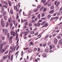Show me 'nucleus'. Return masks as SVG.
<instances>
[{
  "label": "nucleus",
  "instance_id": "nucleus-59",
  "mask_svg": "<svg viewBox=\"0 0 62 62\" xmlns=\"http://www.w3.org/2000/svg\"><path fill=\"white\" fill-rule=\"evenodd\" d=\"M57 14V13H54V14L53 15V16H56V15Z\"/></svg>",
  "mask_w": 62,
  "mask_h": 62
},
{
  "label": "nucleus",
  "instance_id": "nucleus-48",
  "mask_svg": "<svg viewBox=\"0 0 62 62\" xmlns=\"http://www.w3.org/2000/svg\"><path fill=\"white\" fill-rule=\"evenodd\" d=\"M8 53V51H6L4 53V54H7Z\"/></svg>",
  "mask_w": 62,
  "mask_h": 62
},
{
  "label": "nucleus",
  "instance_id": "nucleus-38",
  "mask_svg": "<svg viewBox=\"0 0 62 62\" xmlns=\"http://www.w3.org/2000/svg\"><path fill=\"white\" fill-rule=\"evenodd\" d=\"M1 25H2V27H4L5 26V25L4 24H3V23H1Z\"/></svg>",
  "mask_w": 62,
  "mask_h": 62
},
{
  "label": "nucleus",
  "instance_id": "nucleus-47",
  "mask_svg": "<svg viewBox=\"0 0 62 62\" xmlns=\"http://www.w3.org/2000/svg\"><path fill=\"white\" fill-rule=\"evenodd\" d=\"M17 6L16 5V9L17 12L18 11V10H19V9H18H18H17Z\"/></svg>",
  "mask_w": 62,
  "mask_h": 62
},
{
  "label": "nucleus",
  "instance_id": "nucleus-36",
  "mask_svg": "<svg viewBox=\"0 0 62 62\" xmlns=\"http://www.w3.org/2000/svg\"><path fill=\"white\" fill-rule=\"evenodd\" d=\"M47 45V44H46V43H45V44H44L43 45V46H44V47H45V46H46Z\"/></svg>",
  "mask_w": 62,
  "mask_h": 62
},
{
  "label": "nucleus",
  "instance_id": "nucleus-25",
  "mask_svg": "<svg viewBox=\"0 0 62 62\" xmlns=\"http://www.w3.org/2000/svg\"><path fill=\"white\" fill-rule=\"evenodd\" d=\"M44 8V7H42L41 8H40V11H42V9H43Z\"/></svg>",
  "mask_w": 62,
  "mask_h": 62
},
{
  "label": "nucleus",
  "instance_id": "nucleus-35",
  "mask_svg": "<svg viewBox=\"0 0 62 62\" xmlns=\"http://www.w3.org/2000/svg\"><path fill=\"white\" fill-rule=\"evenodd\" d=\"M40 14H39L38 16V19H40Z\"/></svg>",
  "mask_w": 62,
  "mask_h": 62
},
{
  "label": "nucleus",
  "instance_id": "nucleus-21",
  "mask_svg": "<svg viewBox=\"0 0 62 62\" xmlns=\"http://www.w3.org/2000/svg\"><path fill=\"white\" fill-rule=\"evenodd\" d=\"M30 32V31H24V33H29Z\"/></svg>",
  "mask_w": 62,
  "mask_h": 62
},
{
  "label": "nucleus",
  "instance_id": "nucleus-23",
  "mask_svg": "<svg viewBox=\"0 0 62 62\" xmlns=\"http://www.w3.org/2000/svg\"><path fill=\"white\" fill-rule=\"evenodd\" d=\"M32 44H33V42H31L29 44V46H31V45H32Z\"/></svg>",
  "mask_w": 62,
  "mask_h": 62
},
{
  "label": "nucleus",
  "instance_id": "nucleus-60",
  "mask_svg": "<svg viewBox=\"0 0 62 62\" xmlns=\"http://www.w3.org/2000/svg\"><path fill=\"white\" fill-rule=\"evenodd\" d=\"M10 49L11 50H12V51H13V49H12V46H11L10 48Z\"/></svg>",
  "mask_w": 62,
  "mask_h": 62
},
{
  "label": "nucleus",
  "instance_id": "nucleus-6",
  "mask_svg": "<svg viewBox=\"0 0 62 62\" xmlns=\"http://www.w3.org/2000/svg\"><path fill=\"white\" fill-rule=\"evenodd\" d=\"M12 20V18L10 17L8 20V22L9 23H11V21Z\"/></svg>",
  "mask_w": 62,
  "mask_h": 62
},
{
  "label": "nucleus",
  "instance_id": "nucleus-52",
  "mask_svg": "<svg viewBox=\"0 0 62 62\" xmlns=\"http://www.w3.org/2000/svg\"><path fill=\"white\" fill-rule=\"evenodd\" d=\"M10 33L11 35L12 36L13 35V31H11Z\"/></svg>",
  "mask_w": 62,
  "mask_h": 62
},
{
  "label": "nucleus",
  "instance_id": "nucleus-11",
  "mask_svg": "<svg viewBox=\"0 0 62 62\" xmlns=\"http://www.w3.org/2000/svg\"><path fill=\"white\" fill-rule=\"evenodd\" d=\"M6 50H7V48H5L3 49L2 50V52H5V51Z\"/></svg>",
  "mask_w": 62,
  "mask_h": 62
},
{
  "label": "nucleus",
  "instance_id": "nucleus-34",
  "mask_svg": "<svg viewBox=\"0 0 62 62\" xmlns=\"http://www.w3.org/2000/svg\"><path fill=\"white\" fill-rule=\"evenodd\" d=\"M33 24L35 26H38V25L36 23H33Z\"/></svg>",
  "mask_w": 62,
  "mask_h": 62
},
{
  "label": "nucleus",
  "instance_id": "nucleus-5",
  "mask_svg": "<svg viewBox=\"0 0 62 62\" xmlns=\"http://www.w3.org/2000/svg\"><path fill=\"white\" fill-rule=\"evenodd\" d=\"M57 39H55L54 40V42L55 44H56L57 43Z\"/></svg>",
  "mask_w": 62,
  "mask_h": 62
},
{
  "label": "nucleus",
  "instance_id": "nucleus-1",
  "mask_svg": "<svg viewBox=\"0 0 62 62\" xmlns=\"http://www.w3.org/2000/svg\"><path fill=\"white\" fill-rule=\"evenodd\" d=\"M6 45V42H3L2 43L0 44V51H1L2 48H3V45L5 46Z\"/></svg>",
  "mask_w": 62,
  "mask_h": 62
},
{
  "label": "nucleus",
  "instance_id": "nucleus-31",
  "mask_svg": "<svg viewBox=\"0 0 62 62\" xmlns=\"http://www.w3.org/2000/svg\"><path fill=\"white\" fill-rule=\"evenodd\" d=\"M60 4V2H57V4L56 5V6H58V5Z\"/></svg>",
  "mask_w": 62,
  "mask_h": 62
},
{
  "label": "nucleus",
  "instance_id": "nucleus-37",
  "mask_svg": "<svg viewBox=\"0 0 62 62\" xmlns=\"http://www.w3.org/2000/svg\"><path fill=\"white\" fill-rule=\"evenodd\" d=\"M54 7L53 5L51 7V8L52 9H54Z\"/></svg>",
  "mask_w": 62,
  "mask_h": 62
},
{
  "label": "nucleus",
  "instance_id": "nucleus-50",
  "mask_svg": "<svg viewBox=\"0 0 62 62\" xmlns=\"http://www.w3.org/2000/svg\"><path fill=\"white\" fill-rule=\"evenodd\" d=\"M29 49V47H26V48H25V49H24V51L27 50H28V49Z\"/></svg>",
  "mask_w": 62,
  "mask_h": 62
},
{
  "label": "nucleus",
  "instance_id": "nucleus-40",
  "mask_svg": "<svg viewBox=\"0 0 62 62\" xmlns=\"http://www.w3.org/2000/svg\"><path fill=\"white\" fill-rule=\"evenodd\" d=\"M48 3H49V2H47L46 3H45L44 4V6H45V5H47V4H48Z\"/></svg>",
  "mask_w": 62,
  "mask_h": 62
},
{
  "label": "nucleus",
  "instance_id": "nucleus-17",
  "mask_svg": "<svg viewBox=\"0 0 62 62\" xmlns=\"http://www.w3.org/2000/svg\"><path fill=\"white\" fill-rule=\"evenodd\" d=\"M54 12V10H52L51 11H50L49 12V13L50 14H52V13H53Z\"/></svg>",
  "mask_w": 62,
  "mask_h": 62
},
{
  "label": "nucleus",
  "instance_id": "nucleus-30",
  "mask_svg": "<svg viewBox=\"0 0 62 62\" xmlns=\"http://www.w3.org/2000/svg\"><path fill=\"white\" fill-rule=\"evenodd\" d=\"M57 37L58 39H61V37L60 36H57Z\"/></svg>",
  "mask_w": 62,
  "mask_h": 62
},
{
  "label": "nucleus",
  "instance_id": "nucleus-12",
  "mask_svg": "<svg viewBox=\"0 0 62 62\" xmlns=\"http://www.w3.org/2000/svg\"><path fill=\"white\" fill-rule=\"evenodd\" d=\"M49 36V35H46L45 37V40H46V39H47L48 38Z\"/></svg>",
  "mask_w": 62,
  "mask_h": 62
},
{
  "label": "nucleus",
  "instance_id": "nucleus-55",
  "mask_svg": "<svg viewBox=\"0 0 62 62\" xmlns=\"http://www.w3.org/2000/svg\"><path fill=\"white\" fill-rule=\"evenodd\" d=\"M42 17H44V16H45V15H44V14L42 13Z\"/></svg>",
  "mask_w": 62,
  "mask_h": 62
},
{
  "label": "nucleus",
  "instance_id": "nucleus-64",
  "mask_svg": "<svg viewBox=\"0 0 62 62\" xmlns=\"http://www.w3.org/2000/svg\"><path fill=\"white\" fill-rule=\"evenodd\" d=\"M26 26H25V25H24V26L23 27V28H26Z\"/></svg>",
  "mask_w": 62,
  "mask_h": 62
},
{
  "label": "nucleus",
  "instance_id": "nucleus-29",
  "mask_svg": "<svg viewBox=\"0 0 62 62\" xmlns=\"http://www.w3.org/2000/svg\"><path fill=\"white\" fill-rule=\"evenodd\" d=\"M48 51H49V50H48V49H46L45 50V52H48Z\"/></svg>",
  "mask_w": 62,
  "mask_h": 62
},
{
  "label": "nucleus",
  "instance_id": "nucleus-45",
  "mask_svg": "<svg viewBox=\"0 0 62 62\" xmlns=\"http://www.w3.org/2000/svg\"><path fill=\"white\" fill-rule=\"evenodd\" d=\"M24 39H27V36H26L24 37Z\"/></svg>",
  "mask_w": 62,
  "mask_h": 62
},
{
  "label": "nucleus",
  "instance_id": "nucleus-56",
  "mask_svg": "<svg viewBox=\"0 0 62 62\" xmlns=\"http://www.w3.org/2000/svg\"><path fill=\"white\" fill-rule=\"evenodd\" d=\"M29 26H31L32 25V24L31 23H30L29 24Z\"/></svg>",
  "mask_w": 62,
  "mask_h": 62
},
{
  "label": "nucleus",
  "instance_id": "nucleus-4",
  "mask_svg": "<svg viewBox=\"0 0 62 62\" xmlns=\"http://www.w3.org/2000/svg\"><path fill=\"white\" fill-rule=\"evenodd\" d=\"M8 3L9 6L11 7V6H12V4L11 3V2H10V1L9 0H8Z\"/></svg>",
  "mask_w": 62,
  "mask_h": 62
},
{
  "label": "nucleus",
  "instance_id": "nucleus-14",
  "mask_svg": "<svg viewBox=\"0 0 62 62\" xmlns=\"http://www.w3.org/2000/svg\"><path fill=\"white\" fill-rule=\"evenodd\" d=\"M8 25H9V24L8 23V22H7L6 25V27H7L8 26Z\"/></svg>",
  "mask_w": 62,
  "mask_h": 62
},
{
  "label": "nucleus",
  "instance_id": "nucleus-9",
  "mask_svg": "<svg viewBox=\"0 0 62 62\" xmlns=\"http://www.w3.org/2000/svg\"><path fill=\"white\" fill-rule=\"evenodd\" d=\"M46 54H42L43 56L44 57H46Z\"/></svg>",
  "mask_w": 62,
  "mask_h": 62
},
{
  "label": "nucleus",
  "instance_id": "nucleus-44",
  "mask_svg": "<svg viewBox=\"0 0 62 62\" xmlns=\"http://www.w3.org/2000/svg\"><path fill=\"white\" fill-rule=\"evenodd\" d=\"M58 44L59 45L61 44H62V41H61L59 42Z\"/></svg>",
  "mask_w": 62,
  "mask_h": 62
},
{
  "label": "nucleus",
  "instance_id": "nucleus-16",
  "mask_svg": "<svg viewBox=\"0 0 62 62\" xmlns=\"http://www.w3.org/2000/svg\"><path fill=\"white\" fill-rule=\"evenodd\" d=\"M19 14H17V15H16V19H19Z\"/></svg>",
  "mask_w": 62,
  "mask_h": 62
},
{
  "label": "nucleus",
  "instance_id": "nucleus-33",
  "mask_svg": "<svg viewBox=\"0 0 62 62\" xmlns=\"http://www.w3.org/2000/svg\"><path fill=\"white\" fill-rule=\"evenodd\" d=\"M37 50L38 48H35L34 49V51H37Z\"/></svg>",
  "mask_w": 62,
  "mask_h": 62
},
{
  "label": "nucleus",
  "instance_id": "nucleus-22",
  "mask_svg": "<svg viewBox=\"0 0 62 62\" xmlns=\"http://www.w3.org/2000/svg\"><path fill=\"white\" fill-rule=\"evenodd\" d=\"M50 18H51V15H48L47 16L48 19H50Z\"/></svg>",
  "mask_w": 62,
  "mask_h": 62
},
{
  "label": "nucleus",
  "instance_id": "nucleus-7",
  "mask_svg": "<svg viewBox=\"0 0 62 62\" xmlns=\"http://www.w3.org/2000/svg\"><path fill=\"white\" fill-rule=\"evenodd\" d=\"M48 25V23H47L45 24V25H44L42 27V28L46 27V26H47Z\"/></svg>",
  "mask_w": 62,
  "mask_h": 62
},
{
  "label": "nucleus",
  "instance_id": "nucleus-26",
  "mask_svg": "<svg viewBox=\"0 0 62 62\" xmlns=\"http://www.w3.org/2000/svg\"><path fill=\"white\" fill-rule=\"evenodd\" d=\"M21 55L22 56H23V51H22Z\"/></svg>",
  "mask_w": 62,
  "mask_h": 62
},
{
  "label": "nucleus",
  "instance_id": "nucleus-10",
  "mask_svg": "<svg viewBox=\"0 0 62 62\" xmlns=\"http://www.w3.org/2000/svg\"><path fill=\"white\" fill-rule=\"evenodd\" d=\"M10 14H12V15L13 14V10H12V9H11L10 10Z\"/></svg>",
  "mask_w": 62,
  "mask_h": 62
},
{
  "label": "nucleus",
  "instance_id": "nucleus-58",
  "mask_svg": "<svg viewBox=\"0 0 62 62\" xmlns=\"http://www.w3.org/2000/svg\"><path fill=\"white\" fill-rule=\"evenodd\" d=\"M31 22L33 23H35V21L34 20H32Z\"/></svg>",
  "mask_w": 62,
  "mask_h": 62
},
{
  "label": "nucleus",
  "instance_id": "nucleus-27",
  "mask_svg": "<svg viewBox=\"0 0 62 62\" xmlns=\"http://www.w3.org/2000/svg\"><path fill=\"white\" fill-rule=\"evenodd\" d=\"M4 18L5 20H7V16H4Z\"/></svg>",
  "mask_w": 62,
  "mask_h": 62
},
{
  "label": "nucleus",
  "instance_id": "nucleus-62",
  "mask_svg": "<svg viewBox=\"0 0 62 62\" xmlns=\"http://www.w3.org/2000/svg\"><path fill=\"white\" fill-rule=\"evenodd\" d=\"M38 35V32H37L35 34V36H37Z\"/></svg>",
  "mask_w": 62,
  "mask_h": 62
},
{
  "label": "nucleus",
  "instance_id": "nucleus-41",
  "mask_svg": "<svg viewBox=\"0 0 62 62\" xmlns=\"http://www.w3.org/2000/svg\"><path fill=\"white\" fill-rule=\"evenodd\" d=\"M38 9H36L35 10L34 9V12H37V11H38Z\"/></svg>",
  "mask_w": 62,
  "mask_h": 62
},
{
  "label": "nucleus",
  "instance_id": "nucleus-42",
  "mask_svg": "<svg viewBox=\"0 0 62 62\" xmlns=\"http://www.w3.org/2000/svg\"><path fill=\"white\" fill-rule=\"evenodd\" d=\"M57 3V1H55V2H54L55 5H56V4Z\"/></svg>",
  "mask_w": 62,
  "mask_h": 62
},
{
  "label": "nucleus",
  "instance_id": "nucleus-13",
  "mask_svg": "<svg viewBox=\"0 0 62 62\" xmlns=\"http://www.w3.org/2000/svg\"><path fill=\"white\" fill-rule=\"evenodd\" d=\"M3 16H4V15H6V11H4L3 13Z\"/></svg>",
  "mask_w": 62,
  "mask_h": 62
},
{
  "label": "nucleus",
  "instance_id": "nucleus-61",
  "mask_svg": "<svg viewBox=\"0 0 62 62\" xmlns=\"http://www.w3.org/2000/svg\"><path fill=\"white\" fill-rule=\"evenodd\" d=\"M45 19H46V18H41L42 20H45Z\"/></svg>",
  "mask_w": 62,
  "mask_h": 62
},
{
  "label": "nucleus",
  "instance_id": "nucleus-63",
  "mask_svg": "<svg viewBox=\"0 0 62 62\" xmlns=\"http://www.w3.org/2000/svg\"><path fill=\"white\" fill-rule=\"evenodd\" d=\"M1 9H2V11H4V8H2Z\"/></svg>",
  "mask_w": 62,
  "mask_h": 62
},
{
  "label": "nucleus",
  "instance_id": "nucleus-18",
  "mask_svg": "<svg viewBox=\"0 0 62 62\" xmlns=\"http://www.w3.org/2000/svg\"><path fill=\"white\" fill-rule=\"evenodd\" d=\"M1 38L3 40H4L5 39V37H4L2 36H1Z\"/></svg>",
  "mask_w": 62,
  "mask_h": 62
},
{
  "label": "nucleus",
  "instance_id": "nucleus-20",
  "mask_svg": "<svg viewBox=\"0 0 62 62\" xmlns=\"http://www.w3.org/2000/svg\"><path fill=\"white\" fill-rule=\"evenodd\" d=\"M41 8V5H38L37 6V8H38V9L39 8Z\"/></svg>",
  "mask_w": 62,
  "mask_h": 62
},
{
  "label": "nucleus",
  "instance_id": "nucleus-43",
  "mask_svg": "<svg viewBox=\"0 0 62 62\" xmlns=\"http://www.w3.org/2000/svg\"><path fill=\"white\" fill-rule=\"evenodd\" d=\"M13 35L14 36H15V32H13Z\"/></svg>",
  "mask_w": 62,
  "mask_h": 62
},
{
  "label": "nucleus",
  "instance_id": "nucleus-49",
  "mask_svg": "<svg viewBox=\"0 0 62 62\" xmlns=\"http://www.w3.org/2000/svg\"><path fill=\"white\" fill-rule=\"evenodd\" d=\"M1 23H3V19H1Z\"/></svg>",
  "mask_w": 62,
  "mask_h": 62
},
{
  "label": "nucleus",
  "instance_id": "nucleus-46",
  "mask_svg": "<svg viewBox=\"0 0 62 62\" xmlns=\"http://www.w3.org/2000/svg\"><path fill=\"white\" fill-rule=\"evenodd\" d=\"M8 38H9V33L8 34Z\"/></svg>",
  "mask_w": 62,
  "mask_h": 62
},
{
  "label": "nucleus",
  "instance_id": "nucleus-19",
  "mask_svg": "<svg viewBox=\"0 0 62 62\" xmlns=\"http://www.w3.org/2000/svg\"><path fill=\"white\" fill-rule=\"evenodd\" d=\"M52 45H51L50 46H49V47L50 48V50H51L52 49L53 47H52Z\"/></svg>",
  "mask_w": 62,
  "mask_h": 62
},
{
  "label": "nucleus",
  "instance_id": "nucleus-8",
  "mask_svg": "<svg viewBox=\"0 0 62 62\" xmlns=\"http://www.w3.org/2000/svg\"><path fill=\"white\" fill-rule=\"evenodd\" d=\"M2 2H3L5 4V5H6L7 6H8V3L6 1H5L4 2L3 1H2Z\"/></svg>",
  "mask_w": 62,
  "mask_h": 62
},
{
  "label": "nucleus",
  "instance_id": "nucleus-15",
  "mask_svg": "<svg viewBox=\"0 0 62 62\" xmlns=\"http://www.w3.org/2000/svg\"><path fill=\"white\" fill-rule=\"evenodd\" d=\"M13 25V23H11L10 25V29L11 28V27H12V26Z\"/></svg>",
  "mask_w": 62,
  "mask_h": 62
},
{
  "label": "nucleus",
  "instance_id": "nucleus-39",
  "mask_svg": "<svg viewBox=\"0 0 62 62\" xmlns=\"http://www.w3.org/2000/svg\"><path fill=\"white\" fill-rule=\"evenodd\" d=\"M51 3H50L48 4V7H50L51 6Z\"/></svg>",
  "mask_w": 62,
  "mask_h": 62
},
{
  "label": "nucleus",
  "instance_id": "nucleus-54",
  "mask_svg": "<svg viewBox=\"0 0 62 62\" xmlns=\"http://www.w3.org/2000/svg\"><path fill=\"white\" fill-rule=\"evenodd\" d=\"M34 31H31L30 32V33H31V34H34Z\"/></svg>",
  "mask_w": 62,
  "mask_h": 62
},
{
  "label": "nucleus",
  "instance_id": "nucleus-51",
  "mask_svg": "<svg viewBox=\"0 0 62 62\" xmlns=\"http://www.w3.org/2000/svg\"><path fill=\"white\" fill-rule=\"evenodd\" d=\"M39 23V22H38V23L37 26H40V24H41V23Z\"/></svg>",
  "mask_w": 62,
  "mask_h": 62
},
{
  "label": "nucleus",
  "instance_id": "nucleus-24",
  "mask_svg": "<svg viewBox=\"0 0 62 62\" xmlns=\"http://www.w3.org/2000/svg\"><path fill=\"white\" fill-rule=\"evenodd\" d=\"M46 10H47V9H46V8H45L44 9L43 11H44V12H45Z\"/></svg>",
  "mask_w": 62,
  "mask_h": 62
},
{
  "label": "nucleus",
  "instance_id": "nucleus-3",
  "mask_svg": "<svg viewBox=\"0 0 62 62\" xmlns=\"http://www.w3.org/2000/svg\"><path fill=\"white\" fill-rule=\"evenodd\" d=\"M8 57V56H7V55H4L3 56V60H5L7 59V58Z\"/></svg>",
  "mask_w": 62,
  "mask_h": 62
},
{
  "label": "nucleus",
  "instance_id": "nucleus-53",
  "mask_svg": "<svg viewBox=\"0 0 62 62\" xmlns=\"http://www.w3.org/2000/svg\"><path fill=\"white\" fill-rule=\"evenodd\" d=\"M33 58V56H31V59H30V60H32Z\"/></svg>",
  "mask_w": 62,
  "mask_h": 62
},
{
  "label": "nucleus",
  "instance_id": "nucleus-57",
  "mask_svg": "<svg viewBox=\"0 0 62 62\" xmlns=\"http://www.w3.org/2000/svg\"><path fill=\"white\" fill-rule=\"evenodd\" d=\"M25 33L24 34V36H26V35H28V33Z\"/></svg>",
  "mask_w": 62,
  "mask_h": 62
},
{
  "label": "nucleus",
  "instance_id": "nucleus-28",
  "mask_svg": "<svg viewBox=\"0 0 62 62\" xmlns=\"http://www.w3.org/2000/svg\"><path fill=\"white\" fill-rule=\"evenodd\" d=\"M25 25H28V22H25L24 24Z\"/></svg>",
  "mask_w": 62,
  "mask_h": 62
},
{
  "label": "nucleus",
  "instance_id": "nucleus-2",
  "mask_svg": "<svg viewBox=\"0 0 62 62\" xmlns=\"http://www.w3.org/2000/svg\"><path fill=\"white\" fill-rule=\"evenodd\" d=\"M8 30L7 29H5V31H4V34L5 35H7V34H8Z\"/></svg>",
  "mask_w": 62,
  "mask_h": 62
},
{
  "label": "nucleus",
  "instance_id": "nucleus-32",
  "mask_svg": "<svg viewBox=\"0 0 62 62\" xmlns=\"http://www.w3.org/2000/svg\"><path fill=\"white\" fill-rule=\"evenodd\" d=\"M45 21H44L41 24V25H43L44 24H45Z\"/></svg>",
  "mask_w": 62,
  "mask_h": 62
}]
</instances>
